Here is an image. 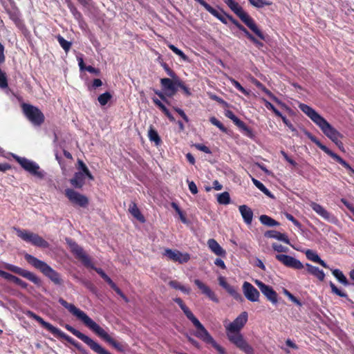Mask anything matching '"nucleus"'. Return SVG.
I'll return each mask as SVG.
<instances>
[{"instance_id":"f257e3e1","label":"nucleus","mask_w":354,"mask_h":354,"mask_svg":"<svg viewBox=\"0 0 354 354\" xmlns=\"http://www.w3.org/2000/svg\"><path fill=\"white\" fill-rule=\"evenodd\" d=\"M59 303L66 308L73 315L76 317L84 324L94 332L98 337L111 345L114 348L120 352H124L127 344L120 343L112 338L102 327L95 323L84 311L77 308L75 305L68 303L62 298H59Z\"/></svg>"},{"instance_id":"f03ea898","label":"nucleus","mask_w":354,"mask_h":354,"mask_svg":"<svg viewBox=\"0 0 354 354\" xmlns=\"http://www.w3.org/2000/svg\"><path fill=\"white\" fill-rule=\"evenodd\" d=\"M299 108L304 112L322 131V133L340 149H344L340 139L343 137L324 118L319 114L314 109L306 104H299Z\"/></svg>"},{"instance_id":"7ed1b4c3","label":"nucleus","mask_w":354,"mask_h":354,"mask_svg":"<svg viewBox=\"0 0 354 354\" xmlns=\"http://www.w3.org/2000/svg\"><path fill=\"white\" fill-rule=\"evenodd\" d=\"M25 259L36 269L41 272L46 277L50 279L55 285H62L63 280L61 278L59 273L53 269L46 262L38 259L34 256L26 254L24 255Z\"/></svg>"},{"instance_id":"20e7f679","label":"nucleus","mask_w":354,"mask_h":354,"mask_svg":"<svg viewBox=\"0 0 354 354\" xmlns=\"http://www.w3.org/2000/svg\"><path fill=\"white\" fill-rule=\"evenodd\" d=\"M223 1L258 37L265 40V35L258 28L253 19L243 10L237 2L234 0H223Z\"/></svg>"},{"instance_id":"39448f33","label":"nucleus","mask_w":354,"mask_h":354,"mask_svg":"<svg viewBox=\"0 0 354 354\" xmlns=\"http://www.w3.org/2000/svg\"><path fill=\"white\" fill-rule=\"evenodd\" d=\"M25 314L29 318L36 320L44 328H45L46 330H48L49 332H50L53 335L65 339L68 343L71 344L72 345L75 344V342L76 341L74 339H73L71 337H70L68 335H66V333H64L63 331H62L58 328H56L54 326H53L51 324L44 321L43 318H41L40 316L36 315L32 311L27 310L25 313Z\"/></svg>"},{"instance_id":"423d86ee","label":"nucleus","mask_w":354,"mask_h":354,"mask_svg":"<svg viewBox=\"0 0 354 354\" xmlns=\"http://www.w3.org/2000/svg\"><path fill=\"white\" fill-rule=\"evenodd\" d=\"M12 157L21 167L30 174L38 179L44 178L46 172L41 169L39 165L36 162L15 154H12Z\"/></svg>"},{"instance_id":"0eeeda50","label":"nucleus","mask_w":354,"mask_h":354,"mask_svg":"<svg viewBox=\"0 0 354 354\" xmlns=\"http://www.w3.org/2000/svg\"><path fill=\"white\" fill-rule=\"evenodd\" d=\"M65 328L71 332L75 337L81 339L84 343H85L93 352L97 354H106L108 351L104 347H102L99 343L94 341L93 339L89 337L88 336L84 335L81 333L78 330L75 329L74 327L71 325L66 324L65 326Z\"/></svg>"},{"instance_id":"6e6552de","label":"nucleus","mask_w":354,"mask_h":354,"mask_svg":"<svg viewBox=\"0 0 354 354\" xmlns=\"http://www.w3.org/2000/svg\"><path fill=\"white\" fill-rule=\"evenodd\" d=\"M65 328L71 332L75 337L81 339L84 343H85L93 352L97 354H106L108 351L104 347H102L99 343L94 341L93 339L89 337L88 336L84 335L81 333L78 330L75 329L74 327L71 325L66 324L65 326Z\"/></svg>"},{"instance_id":"1a4fd4ad","label":"nucleus","mask_w":354,"mask_h":354,"mask_svg":"<svg viewBox=\"0 0 354 354\" xmlns=\"http://www.w3.org/2000/svg\"><path fill=\"white\" fill-rule=\"evenodd\" d=\"M305 135L313 142H314L319 149H321L323 151H324L326 154L336 160L338 163L342 165L344 167L348 169L351 174H354V169H353L348 163H347L344 159H342L339 156L332 151L330 149H328L326 146L323 145L315 136H314L309 131L304 130Z\"/></svg>"},{"instance_id":"9d476101","label":"nucleus","mask_w":354,"mask_h":354,"mask_svg":"<svg viewBox=\"0 0 354 354\" xmlns=\"http://www.w3.org/2000/svg\"><path fill=\"white\" fill-rule=\"evenodd\" d=\"M15 230L17 232V235L20 239L35 246L46 248L49 245L48 243L37 234L26 230H21L16 227H15Z\"/></svg>"},{"instance_id":"9b49d317","label":"nucleus","mask_w":354,"mask_h":354,"mask_svg":"<svg viewBox=\"0 0 354 354\" xmlns=\"http://www.w3.org/2000/svg\"><path fill=\"white\" fill-rule=\"evenodd\" d=\"M227 338L230 342L234 344L237 348L245 353L246 354H253L254 349L244 339L240 331L226 330Z\"/></svg>"},{"instance_id":"f8f14e48","label":"nucleus","mask_w":354,"mask_h":354,"mask_svg":"<svg viewBox=\"0 0 354 354\" xmlns=\"http://www.w3.org/2000/svg\"><path fill=\"white\" fill-rule=\"evenodd\" d=\"M23 112L26 117L35 126H40L44 121V115L36 106L23 103L21 105Z\"/></svg>"},{"instance_id":"ddd939ff","label":"nucleus","mask_w":354,"mask_h":354,"mask_svg":"<svg viewBox=\"0 0 354 354\" xmlns=\"http://www.w3.org/2000/svg\"><path fill=\"white\" fill-rule=\"evenodd\" d=\"M3 268L9 271H11L15 274H17L27 279L28 280L30 281L31 282L37 286H39L41 283L40 279L34 273L27 270L23 269L20 267L8 263H4Z\"/></svg>"},{"instance_id":"4468645a","label":"nucleus","mask_w":354,"mask_h":354,"mask_svg":"<svg viewBox=\"0 0 354 354\" xmlns=\"http://www.w3.org/2000/svg\"><path fill=\"white\" fill-rule=\"evenodd\" d=\"M66 242L69 246L71 252L85 266L87 267L88 266H91V261L89 257L84 252L81 246L69 238L66 239Z\"/></svg>"},{"instance_id":"2eb2a0df","label":"nucleus","mask_w":354,"mask_h":354,"mask_svg":"<svg viewBox=\"0 0 354 354\" xmlns=\"http://www.w3.org/2000/svg\"><path fill=\"white\" fill-rule=\"evenodd\" d=\"M254 283L268 301L274 305L277 304L278 295L271 286L266 285L258 279H256Z\"/></svg>"},{"instance_id":"dca6fc26","label":"nucleus","mask_w":354,"mask_h":354,"mask_svg":"<svg viewBox=\"0 0 354 354\" xmlns=\"http://www.w3.org/2000/svg\"><path fill=\"white\" fill-rule=\"evenodd\" d=\"M65 194L68 200L73 204L82 207H86L88 203L86 196L82 195L72 189H66Z\"/></svg>"},{"instance_id":"f3484780","label":"nucleus","mask_w":354,"mask_h":354,"mask_svg":"<svg viewBox=\"0 0 354 354\" xmlns=\"http://www.w3.org/2000/svg\"><path fill=\"white\" fill-rule=\"evenodd\" d=\"M275 258L285 266L296 270H301L304 268L303 263L298 259L287 255L277 254Z\"/></svg>"},{"instance_id":"a211bd4d","label":"nucleus","mask_w":354,"mask_h":354,"mask_svg":"<svg viewBox=\"0 0 354 354\" xmlns=\"http://www.w3.org/2000/svg\"><path fill=\"white\" fill-rule=\"evenodd\" d=\"M164 255L170 260L179 263H187L190 259V256L188 253H183L177 250L165 249Z\"/></svg>"},{"instance_id":"6ab92c4d","label":"nucleus","mask_w":354,"mask_h":354,"mask_svg":"<svg viewBox=\"0 0 354 354\" xmlns=\"http://www.w3.org/2000/svg\"><path fill=\"white\" fill-rule=\"evenodd\" d=\"M242 289L244 296L248 301L252 302L259 301L260 293L250 283L245 281L243 284Z\"/></svg>"},{"instance_id":"aec40b11","label":"nucleus","mask_w":354,"mask_h":354,"mask_svg":"<svg viewBox=\"0 0 354 354\" xmlns=\"http://www.w3.org/2000/svg\"><path fill=\"white\" fill-rule=\"evenodd\" d=\"M248 313H241L232 322L225 326L226 330L240 331L248 321Z\"/></svg>"},{"instance_id":"412c9836","label":"nucleus","mask_w":354,"mask_h":354,"mask_svg":"<svg viewBox=\"0 0 354 354\" xmlns=\"http://www.w3.org/2000/svg\"><path fill=\"white\" fill-rule=\"evenodd\" d=\"M192 324L197 328V330L194 333L195 336L201 339L205 343L209 344L214 338L204 327V326L199 322L198 319Z\"/></svg>"},{"instance_id":"4be33fe9","label":"nucleus","mask_w":354,"mask_h":354,"mask_svg":"<svg viewBox=\"0 0 354 354\" xmlns=\"http://www.w3.org/2000/svg\"><path fill=\"white\" fill-rule=\"evenodd\" d=\"M196 2L199 3L202 6L205 8V9L212 14L214 17H216L218 20H220L224 24H227V14L222 11V12H218L215 8H212L210 5L206 3L204 0H195Z\"/></svg>"},{"instance_id":"5701e85b","label":"nucleus","mask_w":354,"mask_h":354,"mask_svg":"<svg viewBox=\"0 0 354 354\" xmlns=\"http://www.w3.org/2000/svg\"><path fill=\"white\" fill-rule=\"evenodd\" d=\"M310 207L321 217H322L324 219L335 223L336 221V218L330 212H328L323 206L321 205L312 202L310 204Z\"/></svg>"},{"instance_id":"b1692460","label":"nucleus","mask_w":354,"mask_h":354,"mask_svg":"<svg viewBox=\"0 0 354 354\" xmlns=\"http://www.w3.org/2000/svg\"><path fill=\"white\" fill-rule=\"evenodd\" d=\"M173 82L169 78H162L160 80L161 85L163 89L167 92V95L169 97L174 95L177 91L176 80Z\"/></svg>"},{"instance_id":"393cba45","label":"nucleus","mask_w":354,"mask_h":354,"mask_svg":"<svg viewBox=\"0 0 354 354\" xmlns=\"http://www.w3.org/2000/svg\"><path fill=\"white\" fill-rule=\"evenodd\" d=\"M207 246L209 249L217 256L221 257H226V251L218 244V243L214 239H209L207 241Z\"/></svg>"},{"instance_id":"a878e982","label":"nucleus","mask_w":354,"mask_h":354,"mask_svg":"<svg viewBox=\"0 0 354 354\" xmlns=\"http://www.w3.org/2000/svg\"><path fill=\"white\" fill-rule=\"evenodd\" d=\"M239 210L245 223L251 225L253 218V212L252 209L246 205H242L239 207Z\"/></svg>"},{"instance_id":"bb28decb","label":"nucleus","mask_w":354,"mask_h":354,"mask_svg":"<svg viewBox=\"0 0 354 354\" xmlns=\"http://www.w3.org/2000/svg\"><path fill=\"white\" fill-rule=\"evenodd\" d=\"M304 253L306 256V258L308 260L312 261L315 263H319V265H321L322 267H324L325 268H329L328 265L319 257V256L317 254V253L316 252L308 249V250H306L304 252Z\"/></svg>"},{"instance_id":"cd10ccee","label":"nucleus","mask_w":354,"mask_h":354,"mask_svg":"<svg viewBox=\"0 0 354 354\" xmlns=\"http://www.w3.org/2000/svg\"><path fill=\"white\" fill-rule=\"evenodd\" d=\"M265 236L277 239L286 244L290 245L289 239L286 234L281 233L276 230H268L265 233Z\"/></svg>"},{"instance_id":"c85d7f7f","label":"nucleus","mask_w":354,"mask_h":354,"mask_svg":"<svg viewBox=\"0 0 354 354\" xmlns=\"http://www.w3.org/2000/svg\"><path fill=\"white\" fill-rule=\"evenodd\" d=\"M84 174L77 171L74 174L73 178L70 180L71 184L75 188H82L84 184Z\"/></svg>"},{"instance_id":"c756f323","label":"nucleus","mask_w":354,"mask_h":354,"mask_svg":"<svg viewBox=\"0 0 354 354\" xmlns=\"http://www.w3.org/2000/svg\"><path fill=\"white\" fill-rule=\"evenodd\" d=\"M305 266L307 268V271L310 274L317 277L319 281H324L325 278V274L322 270H320L318 267L312 266L310 263H306Z\"/></svg>"},{"instance_id":"7c9ffc66","label":"nucleus","mask_w":354,"mask_h":354,"mask_svg":"<svg viewBox=\"0 0 354 354\" xmlns=\"http://www.w3.org/2000/svg\"><path fill=\"white\" fill-rule=\"evenodd\" d=\"M243 132V133L248 138H252L254 135L252 130L249 128L242 120L237 118L234 122H233Z\"/></svg>"},{"instance_id":"2f4dec72","label":"nucleus","mask_w":354,"mask_h":354,"mask_svg":"<svg viewBox=\"0 0 354 354\" xmlns=\"http://www.w3.org/2000/svg\"><path fill=\"white\" fill-rule=\"evenodd\" d=\"M243 132V133L248 138H252L254 135L252 130L249 128L242 120L237 118L234 122H233Z\"/></svg>"},{"instance_id":"473e14b6","label":"nucleus","mask_w":354,"mask_h":354,"mask_svg":"<svg viewBox=\"0 0 354 354\" xmlns=\"http://www.w3.org/2000/svg\"><path fill=\"white\" fill-rule=\"evenodd\" d=\"M243 132V133L248 138H252L254 135L252 130L249 128L242 120L237 118L234 122H233Z\"/></svg>"},{"instance_id":"72a5a7b5","label":"nucleus","mask_w":354,"mask_h":354,"mask_svg":"<svg viewBox=\"0 0 354 354\" xmlns=\"http://www.w3.org/2000/svg\"><path fill=\"white\" fill-rule=\"evenodd\" d=\"M129 211L131 214V215L138 221H140L141 223H144L145 221V217L141 214L140 209H138L137 205L135 203H131V205H129Z\"/></svg>"},{"instance_id":"f704fd0d","label":"nucleus","mask_w":354,"mask_h":354,"mask_svg":"<svg viewBox=\"0 0 354 354\" xmlns=\"http://www.w3.org/2000/svg\"><path fill=\"white\" fill-rule=\"evenodd\" d=\"M332 271L333 275L337 279V280L343 284L345 286H347L349 285V282L344 273L339 269H330L328 268Z\"/></svg>"},{"instance_id":"c9c22d12","label":"nucleus","mask_w":354,"mask_h":354,"mask_svg":"<svg viewBox=\"0 0 354 354\" xmlns=\"http://www.w3.org/2000/svg\"><path fill=\"white\" fill-rule=\"evenodd\" d=\"M259 221L263 225L268 227L278 226L279 225L277 221L267 215L260 216Z\"/></svg>"},{"instance_id":"e433bc0d","label":"nucleus","mask_w":354,"mask_h":354,"mask_svg":"<svg viewBox=\"0 0 354 354\" xmlns=\"http://www.w3.org/2000/svg\"><path fill=\"white\" fill-rule=\"evenodd\" d=\"M252 181L254 183V185L266 196L270 198L274 197L271 192L268 190V189H267L261 182H260L259 180H257L254 178H252Z\"/></svg>"},{"instance_id":"4c0bfd02","label":"nucleus","mask_w":354,"mask_h":354,"mask_svg":"<svg viewBox=\"0 0 354 354\" xmlns=\"http://www.w3.org/2000/svg\"><path fill=\"white\" fill-rule=\"evenodd\" d=\"M149 138L151 142H154L156 145H159L161 142L160 138L158 132L153 128H150L148 131Z\"/></svg>"},{"instance_id":"58836bf2","label":"nucleus","mask_w":354,"mask_h":354,"mask_svg":"<svg viewBox=\"0 0 354 354\" xmlns=\"http://www.w3.org/2000/svg\"><path fill=\"white\" fill-rule=\"evenodd\" d=\"M217 201L219 204L227 205L230 203V196L227 192L218 194L217 195Z\"/></svg>"},{"instance_id":"ea45409f","label":"nucleus","mask_w":354,"mask_h":354,"mask_svg":"<svg viewBox=\"0 0 354 354\" xmlns=\"http://www.w3.org/2000/svg\"><path fill=\"white\" fill-rule=\"evenodd\" d=\"M112 98V95L109 92H105L100 95L97 101L101 106H105Z\"/></svg>"},{"instance_id":"a19ab883","label":"nucleus","mask_w":354,"mask_h":354,"mask_svg":"<svg viewBox=\"0 0 354 354\" xmlns=\"http://www.w3.org/2000/svg\"><path fill=\"white\" fill-rule=\"evenodd\" d=\"M227 17L233 24H234L241 31H242L245 34V35L247 37H248L251 35L244 26H243L237 20H236L232 16L227 15Z\"/></svg>"},{"instance_id":"79ce46f5","label":"nucleus","mask_w":354,"mask_h":354,"mask_svg":"<svg viewBox=\"0 0 354 354\" xmlns=\"http://www.w3.org/2000/svg\"><path fill=\"white\" fill-rule=\"evenodd\" d=\"M57 41H58L59 45L65 50V52L67 53L70 50V48L71 47V45H72V43L70 42V41H68L67 40H66L61 35H58L57 37Z\"/></svg>"},{"instance_id":"37998d69","label":"nucleus","mask_w":354,"mask_h":354,"mask_svg":"<svg viewBox=\"0 0 354 354\" xmlns=\"http://www.w3.org/2000/svg\"><path fill=\"white\" fill-rule=\"evenodd\" d=\"M228 79L231 84L243 94L245 95H250V91L244 88L238 81L235 80L232 77H229Z\"/></svg>"},{"instance_id":"c03bdc74","label":"nucleus","mask_w":354,"mask_h":354,"mask_svg":"<svg viewBox=\"0 0 354 354\" xmlns=\"http://www.w3.org/2000/svg\"><path fill=\"white\" fill-rule=\"evenodd\" d=\"M225 290L234 297V299L239 301L242 300V297L240 293L232 286L229 285Z\"/></svg>"},{"instance_id":"a18cd8bd","label":"nucleus","mask_w":354,"mask_h":354,"mask_svg":"<svg viewBox=\"0 0 354 354\" xmlns=\"http://www.w3.org/2000/svg\"><path fill=\"white\" fill-rule=\"evenodd\" d=\"M78 164L80 165V169L82 170L80 172H83L84 174V177L87 176L90 180H93V176L88 170L86 165L83 162L82 160H79Z\"/></svg>"},{"instance_id":"49530a36","label":"nucleus","mask_w":354,"mask_h":354,"mask_svg":"<svg viewBox=\"0 0 354 354\" xmlns=\"http://www.w3.org/2000/svg\"><path fill=\"white\" fill-rule=\"evenodd\" d=\"M180 308L187 319H189L192 323L198 319L185 304H184Z\"/></svg>"},{"instance_id":"de8ad7c7","label":"nucleus","mask_w":354,"mask_h":354,"mask_svg":"<svg viewBox=\"0 0 354 354\" xmlns=\"http://www.w3.org/2000/svg\"><path fill=\"white\" fill-rule=\"evenodd\" d=\"M180 308L187 319H189L192 323L198 319L185 304H184Z\"/></svg>"},{"instance_id":"09e8293b","label":"nucleus","mask_w":354,"mask_h":354,"mask_svg":"<svg viewBox=\"0 0 354 354\" xmlns=\"http://www.w3.org/2000/svg\"><path fill=\"white\" fill-rule=\"evenodd\" d=\"M329 285L331 288V292L333 294H335L341 297L347 298V294L337 288V286L332 281L330 282Z\"/></svg>"},{"instance_id":"8fccbe9b","label":"nucleus","mask_w":354,"mask_h":354,"mask_svg":"<svg viewBox=\"0 0 354 354\" xmlns=\"http://www.w3.org/2000/svg\"><path fill=\"white\" fill-rule=\"evenodd\" d=\"M249 2L254 6L257 8H263L265 6L271 5V2L267 1L266 0H248Z\"/></svg>"},{"instance_id":"3c124183","label":"nucleus","mask_w":354,"mask_h":354,"mask_svg":"<svg viewBox=\"0 0 354 354\" xmlns=\"http://www.w3.org/2000/svg\"><path fill=\"white\" fill-rule=\"evenodd\" d=\"M261 100L263 102L266 107L269 109V110H271L272 111L274 114L277 116H281V113L277 110L272 104H271L270 102H268L267 100H266L265 98H262Z\"/></svg>"},{"instance_id":"603ef678","label":"nucleus","mask_w":354,"mask_h":354,"mask_svg":"<svg viewBox=\"0 0 354 354\" xmlns=\"http://www.w3.org/2000/svg\"><path fill=\"white\" fill-rule=\"evenodd\" d=\"M279 117L282 119L283 122L289 128V129L293 132V136H298V131L294 127L292 124L286 118V117L283 116L282 114L281 116Z\"/></svg>"},{"instance_id":"864d4df0","label":"nucleus","mask_w":354,"mask_h":354,"mask_svg":"<svg viewBox=\"0 0 354 354\" xmlns=\"http://www.w3.org/2000/svg\"><path fill=\"white\" fill-rule=\"evenodd\" d=\"M168 47L169 49H171L175 54L180 56L183 60H187V57L185 55V54L180 49H178L177 47H176L174 45L169 44H168Z\"/></svg>"},{"instance_id":"5fc2aeb1","label":"nucleus","mask_w":354,"mask_h":354,"mask_svg":"<svg viewBox=\"0 0 354 354\" xmlns=\"http://www.w3.org/2000/svg\"><path fill=\"white\" fill-rule=\"evenodd\" d=\"M8 87V80L6 74L0 68V88H6Z\"/></svg>"},{"instance_id":"6e6d98bb","label":"nucleus","mask_w":354,"mask_h":354,"mask_svg":"<svg viewBox=\"0 0 354 354\" xmlns=\"http://www.w3.org/2000/svg\"><path fill=\"white\" fill-rule=\"evenodd\" d=\"M203 295H206L211 301H212L215 303L219 302L218 298L217 297V296L216 295L214 292L212 291L210 288H209L208 290H206Z\"/></svg>"},{"instance_id":"4d7b16f0","label":"nucleus","mask_w":354,"mask_h":354,"mask_svg":"<svg viewBox=\"0 0 354 354\" xmlns=\"http://www.w3.org/2000/svg\"><path fill=\"white\" fill-rule=\"evenodd\" d=\"M209 344L218 352V354H226L225 348L219 345L214 339L211 341Z\"/></svg>"},{"instance_id":"13d9d810","label":"nucleus","mask_w":354,"mask_h":354,"mask_svg":"<svg viewBox=\"0 0 354 354\" xmlns=\"http://www.w3.org/2000/svg\"><path fill=\"white\" fill-rule=\"evenodd\" d=\"M87 267H89V268L93 269L94 270H95L97 274H99L101 276V277L103 279H104L106 281L110 279V277L103 271L102 269H101L100 268L95 267L92 263H91V266H88Z\"/></svg>"},{"instance_id":"bf43d9fd","label":"nucleus","mask_w":354,"mask_h":354,"mask_svg":"<svg viewBox=\"0 0 354 354\" xmlns=\"http://www.w3.org/2000/svg\"><path fill=\"white\" fill-rule=\"evenodd\" d=\"M194 283L198 287V288L201 290V291L203 294H204L206 290H207L208 288H209V286L205 285L204 283H203L201 280L197 279H194Z\"/></svg>"},{"instance_id":"052dcab7","label":"nucleus","mask_w":354,"mask_h":354,"mask_svg":"<svg viewBox=\"0 0 354 354\" xmlns=\"http://www.w3.org/2000/svg\"><path fill=\"white\" fill-rule=\"evenodd\" d=\"M283 293L289 298L290 300L297 306H301L302 305L301 302L286 289L283 290Z\"/></svg>"},{"instance_id":"680f3d73","label":"nucleus","mask_w":354,"mask_h":354,"mask_svg":"<svg viewBox=\"0 0 354 354\" xmlns=\"http://www.w3.org/2000/svg\"><path fill=\"white\" fill-rule=\"evenodd\" d=\"M70 10L71 13L73 14V17L76 20H77L79 22L81 21L82 19V14L77 10V9L74 7L73 6H70Z\"/></svg>"},{"instance_id":"e2e57ef3","label":"nucleus","mask_w":354,"mask_h":354,"mask_svg":"<svg viewBox=\"0 0 354 354\" xmlns=\"http://www.w3.org/2000/svg\"><path fill=\"white\" fill-rule=\"evenodd\" d=\"M161 66H162V68L169 77H171L173 79H178L176 73L168 66V65L166 63H161Z\"/></svg>"},{"instance_id":"0e129e2a","label":"nucleus","mask_w":354,"mask_h":354,"mask_svg":"<svg viewBox=\"0 0 354 354\" xmlns=\"http://www.w3.org/2000/svg\"><path fill=\"white\" fill-rule=\"evenodd\" d=\"M209 121L212 124L217 127L221 131H225V128L223 126V124L218 120H217L215 117L210 118Z\"/></svg>"},{"instance_id":"69168bd1","label":"nucleus","mask_w":354,"mask_h":354,"mask_svg":"<svg viewBox=\"0 0 354 354\" xmlns=\"http://www.w3.org/2000/svg\"><path fill=\"white\" fill-rule=\"evenodd\" d=\"M272 248L274 250L278 252H288V248L286 247L283 246L282 245L274 243L272 245Z\"/></svg>"},{"instance_id":"338daca9","label":"nucleus","mask_w":354,"mask_h":354,"mask_svg":"<svg viewBox=\"0 0 354 354\" xmlns=\"http://www.w3.org/2000/svg\"><path fill=\"white\" fill-rule=\"evenodd\" d=\"M194 146L198 150L201 151L205 153H212L209 148L203 144L197 143V144H195Z\"/></svg>"},{"instance_id":"774afa93","label":"nucleus","mask_w":354,"mask_h":354,"mask_svg":"<svg viewBox=\"0 0 354 354\" xmlns=\"http://www.w3.org/2000/svg\"><path fill=\"white\" fill-rule=\"evenodd\" d=\"M176 85H177V86L180 88L187 95H191V92H190L189 89L184 84V83L183 82H181L178 79L176 80Z\"/></svg>"}]
</instances>
